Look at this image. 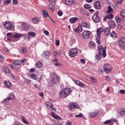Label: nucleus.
<instances>
[{"instance_id":"obj_18","label":"nucleus","mask_w":125,"mask_h":125,"mask_svg":"<svg viewBox=\"0 0 125 125\" xmlns=\"http://www.w3.org/2000/svg\"><path fill=\"white\" fill-rule=\"evenodd\" d=\"M114 17L113 16V15L112 14H110L108 15H107L104 18V21L105 22H107L109 21V20H110V19H113V18Z\"/></svg>"},{"instance_id":"obj_16","label":"nucleus","mask_w":125,"mask_h":125,"mask_svg":"<svg viewBox=\"0 0 125 125\" xmlns=\"http://www.w3.org/2000/svg\"><path fill=\"white\" fill-rule=\"evenodd\" d=\"M50 53L48 51H46L44 52V53H43L41 56L42 58H44V59H48V57H49Z\"/></svg>"},{"instance_id":"obj_24","label":"nucleus","mask_w":125,"mask_h":125,"mask_svg":"<svg viewBox=\"0 0 125 125\" xmlns=\"http://www.w3.org/2000/svg\"><path fill=\"white\" fill-rule=\"evenodd\" d=\"M78 20H79V19L77 17L71 18L69 19V22L70 23H71V24H74V23H76Z\"/></svg>"},{"instance_id":"obj_21","label":"nucleus","mask_w":125,"mask_h":125,"mask_svg":"<svg viewBox=\"0 0 125 125\" xmlns=\"http://www.w3.org/2000/svg\"><path fill=\"white\" fill-rule=\"evenodd\" d=\"M94 7L96 9L99 10L101 8V5H100V1H98L94 3Z\"/></svg>"},{"instance_id":"obj_45","label":"nucleus","mask_w":125,"mask_h":125,"mask_svg":"<svg viewBox=\"0 0 125 125\" xmlns=\"http://www.w3.org/2000/svg\"><path fill=\"white\" fill-rule=\"evenodd\" d=\"M24 40H25V41H27V42H29V41H30V36L28 35H25L24 37Z\"/></svg>"},{"instance_id":"obj_14","label":"nucleus","mask_w":125,"mask_h":125,"mask_svg":"<svg viewBox=\"0 0 125 125\" xmlns=\"http://www.w3.org/2000/svg\"><path fill=\"white\" fill-rule=\"evenodd\" d=\"M79 104H77L75 103H72L71 104H70L69 106H68V108L69 109V110H73V109H74V108H79Z\"/></svg>"},{"instance_id":"obj_56","label":"nucleus","mask_w":125,"mask_h":125,"mask_svg":"<svg viewBox=\"0 0 125 125\" xmlns=\"http://www.w3.org/2000/svg\"><path fill=\"white\" fill-rule=\"evenodd\" d=\"M58 15L59 16H62V15H63V12L59 11V12H58Z\"/></svg>"},{"instance_id":"obj_37","label":"nucleus","mask_w":125,"mask_h":125,"mask_svg":"<svg viewBox=\"0 0 125 125\" xmlns=\"http://www.w3.org/2000/svg\"><path fill=\"white\" fill-rule=\"evenodd\" d=\"M8 98L10 100H14V99H15V97L13 93H11Z\"/></svg>"},{"instance_id":"obj_46","label":"nucleus","mask_w":125,"mask_h":125,"mask_svg":"<svg viewBox=\"0 0 125 125\" xmlns=\"http://www.w3.org/2000/svg\"><path fill=\"white\" fill-rule=\"evenodd\" d=\"M42 64L41 63V62H38L37 63H36V67L38 68H41V67H42Z\"/></svg>"},{"instance_id":"obj_7","label":"nucleus","mask_w":125,"mask_h":125,"mask_svg":"<svg viewBox=\"0 0 125 125\" xmlns=\"http://www.w3.org/2000/svg\"><path fill=\"white\" fill-rule=\"evenodd\" d=\"M92 20L95 23L100 22V18L98 17V11H97L95 14L92 16Z\"/></svg>"},{"instance_id":"obj_22","label":"nucleus","mask_w":125,"mask_h":125,"mask_svg":"<svg viewBox=\"0 0 125 125\" xmlns=\"http://www.w3.org/2000/svg\"><path fill=\"white\" fill-rule=\"evenodd\" d=\"M74 31L75 33H82V32H83V27H82V25H79L78 28L74 29Z\"/></svg>"},{"instance_id":"obj_59","label":"nucleus","mask_w":125,"mask_h":125,"mask_svg":"<svg viewBox=\"0 0 125 125\" xmlns=\"http://www.w3.org/2000/svg\"><path fill=\"white\" fill-rule=\"evenodd\" d=\"M3 51H5L6 52H9V50L6 47L3 48Z\"/></svg>"},{"instance_id":"obj_48","label":"nucleus","mask_w":125,"mask_h":125,"mask_svg":"<svg viewBox=\"0 0 125 125\" xmlns=\"http://www.w3.org/2000/svg\"><path fill=\"white\" fill-rule=\"evenodd\" d=\"M11 3V0H4V4H9Z\"/></svg>"},{"instance_id":"obj_51","label":"nucleus","mask_w":125,"mask_h":125,"mask_svg":"<svg viewBox=\"0 0 125 125\" xmlns=\"http://www.w3.org/2000/svg\"><path fill=\"white\" fill-rule=\"evenodd\" d=\"M21 120L23 123H24V124H26V125H29V122L26 121V120H25V119H24V117H21Z\"/></svg>"},{"instance_id":"obj_36","label":"nucleus","mask_w":125,"mask_h":125,"mask_svg":"<svg viewBox=\"0 0 125 125\" xmlns=\"http://www.w3.org/2000/svg\"><path fill=\"white\" fill-rule=\"evenodd\" d=\"M120 14H121V17H122L123 18H125V9L121 10V11H120Z\"/></svg>"},{"instance_id":"obj_49","label":"nucleus","mask_w":125,"mask_h":125,"mask_svg":"<svg viewBox=\"0 0 125 125\" xmlns=\"http://www.w3.org/2000/svg\"><path fill=\"white\" fill-rule=\"evenodd\" d=\"M90 79L92 81V83H97V80L94 77H90Z\"/></svg>"},{"instance_id":"obj_47","label":"nucleus","mask_w":125,"mask_h":125,"mask_svg":"<svg viewBox=\"0 0 125 125\" xmlns=\"http://www.w3.org/2000/svg\"><path fill=\"white\" fill-rule=\"evenodd\" d=\"M21 53H26V52H27V49L26 48V47L21 48Z\"/></svg>"},{"instance_id":"obj_13","label":"nucleus","mask_w":125,"mask_h":125,"mask_svg":"<svg viewBox=\"0 0 125 125\" xmlns=\"http://www.w3.org/2000/svg\"><path fill=\"white\" fill-rule=\"evenodd\" d=\"M55 119V124H56V125H62L63 124L62 119H61V117H60L59 116H58Z\"/></svg>"},{"instance_id":"obj_1","label":"nucleus","mask_w":125,"mask_h":125,"mask_svg":"<svg viewBox=\"0 0 125 125\" xmlns=\"http://www.w3.org/2000/svg\"><path fill=\"white\" fill-rule=\"evenodd\" d=\"M7 38L9 42H15L18 41V39L20 38V35L18 33H15L14 35L11 34V33H8L6 34Z\"/></svg>"},{"instance_id":"obj_57","label":"nucleus","mask_w":125,"mask_h":125,"mask_svg":"<svg viewBox=\"0 0 125 125\" xmlns=\"http://www.w3.org/2000/svg\"><path fill=\"white\" fill-rule=\"evenodd\" d=\"M59 53L57 51H55L53 53V55L55 57H57V56L58 55Z\"/></svg>"},{"instance_id":"obj_38","label":"nucleus","mask_w":125,"mask_h":125,"mask_svg":"<svg viewBox=\"0 0 125 125\" xmlns=\"http://www.w3.org/2000/svg\"><path fill=\"white\" fill-rule=\"evenodd\" d=\"M107 13L109 14V13H111V12H113V8L111 6L109 5L108 6V10L106 11Z\"/></svg>"},{"instance_id":"obj_29","label":"nucleus","mask_w":125,"mask_h":125,"mask_svg":"<svg viewBox=\"0 0 125 125\" xmlns=\"http://www.w3.org/2000/svg\"><path fill=\"white\" fill-rule=\"evenodd\" d=\"M32 21L34 24H38L40 23V19L38 17L34 18L32 19Z\"/></svg>"},{"instance_id":"obj_6","label":"nucleus","mask_w":125,"mask_h":125,"mask_svg":"<svg viewBox=\"0 0 125 125\" xmlns=\"http://www.w3.org/2000/svg\"><path fill=\"white\" fill-rule=\"evenodd\" d=\"M98 50L101 55L103 56L104 58L106 57V47H98Z\"/></svg>"},{"instance_id":"obj_5","label":"nucleus","mask_w":125,"mask_h":125,"mask_svg":"<svg viewBox=\"0 0 125 125\" xmlns=\"http://www.w3.org/2000/svg\"><path fill=\"white\" fill-rule=\"evenodd\" d=\"M60 81V78H59V76L57 75L56 73H54L53 75V78L51 81V83H58Z\"/></svg>"},{"instance_id":"obj_41","label":"nucleus","mask_w":125,"mask_h":125,"mask_svg":"<svg viewBox=\"0 0 125 125\" xmlns=\"http://www.w3.org/2000/svg\"><path fill=\"white\" fill-rule=\"evenodd\" d=\"M28 35L30 36L31 37H32V38H34V37H36V33L34 32H28Z\"/></svg>"},{"instance_id":"obj_42","label":"nucleus","mask_w":125,"mask_h":125,"mask_svg":"<svg viewBox=\"0 0 125 125\" xmlns=\"http://www.w3.org/2000/svg\"><path fill=\"white\" fill-rule=\"evenodd\" d=\"M49 7L52 11H54V5H53L52 3H50L49 4Z\"/></svg>"},{"instance_id":"obj_25","label":"nucleus","mask_w":125,"mask_h":125,"mask_svg":"<svg viewBox=\"0 0 125 125\" xmlns=\"http://www.w3.org/2000/svg\"><path fill=\"white\" fill-rule=\"evenodd\" d=\"M111 29L110 28H106L105 30H104V35L105 36H109L111 34L110 32Z\"/></svg>"},{"instance_id":"obj_55","label":"nucleus","mask_w":125,"mask_h":125,"mask_svg":"<svg viewBox=\"0 0 125 125\" xmlns=\"http://www.w3.org/2000/svg\"><path fill=\"white\" fill-rule=\"evenodd\" d=\"M83 115L82 113H80L79 115H76L75 117H78V118H83Z\"/></svg>"},{"instance_id":"obj_10","label":"nucleus","mask_w":125,"mask_h":125,"mask_svg":"<svg viewBox=\"0 0 125 125\" xmlns=\"http://www.w3.org/2000/svg\"><path fill=\"white\" fill-rule=\"evenodd\" d=\"M91 32L89 31L85 30L83 32V39H89Z\"/></svg>"},{"instance_id":"obj_31","label":"nucleus","mask_w":125,"mask_h":125,"mask_svg":"<svg viewBox=\"0 0 125 125\" xmlns=\"http://www.w3.org/2000/svg\"><path fill=\"white\" fill-rule=\"evenodd\" d=\"M102 55H101L99 53H97L95 56V58L97 61H100V60H101V59L102 58V57L101 56Z\"/></svg>"},{"instance_id":"obj_19","label":"nucleus","mask_w":125,"mask_h":125,"mask_svg":"<svg viewBox=\"0 0 125 125\" xmlns=\"http://www.w3.org/2000/svg\"><path fill=\"white\" fill-rule=\"evenodd\" d=\"M108 25L111 29H115L116 28V22L113 21H111L108 23Z\"/></svg>"},{"instance_id":"obj_15","label":"nucleus","mask_w":125,"mask_h":125,"mask_svg":"<svg viewBox=\"0 0 125 125\" xmlns=\"http://www.w3.org/2000/svg\"><path fill=\"white\" fill-rule=\"evenodd\" d=\"M73 82L76 84L80 86V87H84V86H85V84L79 80H73Z\"/></svg>"},{"instance_id":"obj_9","label":"nucleus","mask_w":125,"mask_h":125,"mask_svg":"<svg viewBox=\"0 0 125 125\" xmlns=\"http://www.w3.org/2000/svg\"><path fill=\"white\" fill-rule=\"evenodd\" d=\"M118 44L120 47H125V38L121 37L118 41Z\"/></svg>"},{"instance_id":"obj_61","label":"nucleus","mask_w":125,"mask_h":125,"mask_svg":"<svg viewBox=\"0 0 125 125\" xmlns=\"http://www.w3.org/2000/svg\"><path fill=\"white\" fill-rule=\"evenodd\" d=\"M121 113L123 115H125V108L122 109L121 110Z\"/></svg>"},{"instance_id":"obj_64","label":"nucleus","mask_w":125,"mask_h":125,"mask_svg":"<svg viewBox=\"0 0 125 125\" xmlns=\"http://www.w3.org/2000/svg\"><path fill=\"white\" fill-rule=\"evenodd\" d=\"M55 44L56 45H59L60 44V42H59V40L56 41Z\"/></svg>"},{"instance_id":"obj_63","label":"nucleus","mask_w":125,"mask_h":125,"mask_svg":"<svg viewBox=\"0 0 125 125\" xmlns=\"http://www.w3.org/2000/svg\"><path fill=\"white\" fill-rule=\"evenodd\" d=\"M90 42V44H92V45L93 46H95V45H96V44H95V43H94V42H92V41H91V42Z\"/></svg>"},{"instance_id":"obj_30","label":"nucleus","mask_w":125,"mask_h":125,"mask_svg":"<svg viewBox=\"0 0 125 125\" xmlns=\"http://www.w3.org/2000/svg\"><path fill=\"white\" fill-rule=\"evenodd\" d=\"M42 15L45 18H47L48 17V12L45 10H43L42 11Z\"/></svg>"},{"instance_id":"obj_27","label":"nucleus","mask_w":125,"mask_h":125,"mask_svg":"<svg viewBox=\"0 0 125 125\" xmlns=\"http://www.w3.org/2000/svg\"><path fill=\"white\" fill-rule=\"evenodd\" d=\"M4 84L6 87H8V88H10V87H11V86L12 85L11 83L7 80L4 81Z\"/></svg>"},{"instance_id":"obj_8","label":"nucleus","mask_w":125,"mask_h":125,"mask_svg":"<svg viewBox=\"0 0 125 125\" xmlns=\"http://www.w3.org/2000/svg\"><path fill=\"white\" fill-rule=\"evenodd\" d=\"M99 115V111L98 110H95V111H93L88 113L89 118H95V117H98Z\"/></svg>"},{"instance_id":"obj_11","label":"nucleus","mask_w":125,"mask_h":125,"mask_svg":"<svg viewBox=\"0 0 125 125\" xmlns=\"http://www.w3.org/2000/svg\"><path fill=\"white\" fill-rule=\"evenodd\" d=\"M45 105L46 107H47V108H50V109H52V111H55V112H56V109L53 108V104H52L51 102L49 101L47 102L46 103H45Z\"/></svg>"},{"instance_id":"obj_4","label":"nucleus","mask_w":125,"mask_h":125,"mask_svg":"<svg viewBox=\"0 0 125 125\" xmlns=\"http://www.w3.org/2000/svg\"><path fill=\"white\" fill-rule=\"evenodd\" d=\"M3 25L4 26L5 28L9 31H12L13 30V25L12 23L9 21H6L3 23Z\"/></svg>"},{"instance_id":"obj_60","label":"nucleus","mask_w":125,"mask_h":125,"mask_svg":"<svg viewBox=\"0 0 125 125\" xmlns=\"http://www.w3.org/2000/svg\"><path fill=\"white\" fill-rule=\"evenodd\" d=\"M105 81L106 82H110L111 81V78L109 76H106V80Z\"/></svg>"},{"instance_id":"obj_39","label":"nucleus","mask_w":125,"mask_h":125,"mask_svg":"<svg viewBox=\"0 0 125 125\" xmlns=\"http://www.w3.org/2000/svg\"><path fill=\"white\" fill-rule=\"evenodd\" d=\"M115 20L117 23H121V22H122V18L120 17H116Z\"/></svg>"},{"instance_id":"obj_53","label":"nucleus","mask_w":125,"mask_h":125,"mask_svg":"<svg viewBox=\"0 0 125 125\" xmlns=\"http://www.w3.org/2000/svg\"><path fill=\"white\" fill-rule=\"evenodd\" d=\"M13 3L15 5H17L18 4V0H13Z\"/></svg>"},{"instance_id":"obj_52","label":"nucleus","mask_w":125,"mask_h":125,"mask_svg":"<svg viewBox=\"0 0 125 125\" xmlns=\"http://www.w3.org/2000/svg\"><path fill=\"white\" fill-rule=\"evenodd\" d=\"M0 62H3L4 61V57L1 55H0Z\"/></svg>"},{"instance_id":"obj_12","label":"nucleus","mask_w":125,"mask_h":125,"mask_svg":"<svg viewBox=\"0 0 125 125\" xmlns=\"http://www.w3.org/2000/svg\"><path fill=\"white\" fill-rule=\"evenodd\" d=\"M104 70L106 73L111 72V65H110L109 64H105L104 66Z\"/></svg>"},{"instance_id":"obj_2","label":"nucleus","mask_w":125,"mask_h":125,"mask_svg":"<svg viewBox=\"0 0 125 125\" xmlns=\"http://www.w3.org/2000/svg\"><path fill=\"white\" fill-rule=\"evenodd\" d=\"M72 93V89L70 88H64L63 90L59 92V96L61 98H66L68 95Z\"/></svg>"},{"instance_id":"obj_20","label":"nucleus","mask_w":125,"mask_h":125,"mask_svg":"<svg viewBox=\"0 0 125 125\" xmlns=\"http://www.w3.org/2000/svg\"><path fill=\"white\" fill-rule=\"evenodd\" d=\"M64 1V4L66 5H72V4H74V0H63Z\"/></svg>"},{"instance_id":"obj_34","label":"nucleus","mask_w":125,"mask_h":125,"mask_svg":"<svg viewBox=\"0 0 125 125\" xmlns=\"http://www.w3.org/2000/svg\"><path fill=\"white\" fill-rule=\"evenodd\" d=\"M12 64H13V65H21V62L19 60H15L13 62H12Z\"/></svg>"},{"instance_id":"obj_17","label":"nucleus","mask_w":125,"mask_h":125,"mask_svg":"<svg viewBox=\"0 0 125 125\" xmlns=\"http://www.w3.org/2000/svg\"><path fill=\"white\" fill-rule=\"evenodd\" d=\"M104 32V29L102 28H99L97 30V36L99 39L101 38V33Z\"/></svg>"},{"instance_id":"obj_58","label":"nucleus","mask_w":125,"mask_h":125,"mask_svg":"<svg viewBox=\"0 0 125 125\" xmlns=\"http://www.w3.org/2000/svg\"><path fill=\"white\" fill-rule=\"evenodd\" d=\"M44 34L45 35H46V36H49V32H48V31L47 30H45L44 32H43Z\"/></svg>"},{"instance_id":"obj_43","label":"nucleus","mask_w":125,"mask_h":125,"mask_svg":"<svg viewBox=\"0 0 125 125\" xmlns=\"http://www.w3.org/2000/svg\"><path fill=\"white\" fill-rule=\"evenodd\" d=\"M83 7L86 9H89V8H91V6L89 4H86L83 5Z\"/></svg>"},{"instance_id":"obj_32","label":"nucleus","mask_w":125,"mask_h":125,"mask_svg":"<svg viewBox=\"0 0 125 125\" xmlns=\"http://www.w3.org/2000/svg\"><path fill=\"white\" fill-rule=\"evenodd\" d=\"M110 37H111V38H114V39H116V38L118 37V34H117V33H116V32L113 31V32H111V33L110 34Z\"/></svg>"},{"instance_id":"obj_54","label":"nucleus","mask_w":125,"mask_h":125,"mask_svg":"<svg viewBox=\"0 0 125 125\" xmlns=\"http://www.w3.org/2000/svg\"><path fill=\"white\" fill-rule=\"evenodd\" d=\"M123 1H124L123 0H119L116 1V3L117 4H122L123 3Z\"/></svg>"},{"instance_id":"obj_44","label":"nucleus","mask_w":125,"mask_h":125,"mask_svg":"<svg viewBox=\"0 0 125 125\" xmlns=\"http://www.w3.org/2000/svg\"><path fill=\"white\" fill-rule=\"evenodd\" d=\"M50 115H51V117L54 118V119H56V117L58 116V115L55 114V113L54 112H51L50 113Z\"/></svg>"},{"instance_id":"obj_26","label":"nucleus","mask_w":125,"mask_h":125,"mask_svg":"<svg viewBox=\"0 0 125 125\" xmlns=\"http://www.w3.org/2000/svg\"><path fill=\"white\" fill-rule=\"evenodd\" d=\"M22 26H23V29L24 31H28L29 30V26L28 25V24L25 22H22L21 23Z\"/></svg>"},{"instance_id":"obj_40","label":"nucleus","mask_w":125,"mask_h":125,"mask_svg":"<svg viewBox=\"0 0 125 125\" xmlns=\"http://www.w3.org/2000/svg\"><path fill=\"white\" fill-rule=\"evenodd\" d=\"M30 77L32 79H33V80H35V81H38V76H37L36 75L33 74L30 75Z\"/></svg>"},{"instance_id":"obj_23","label":"nucleus","mask_w":125,"mask_h":125,"mask_svg":"<svg viewBox=\"0 0 125 125\" xmlns=\"http://www.w3.org/2000/svg\"><path fill=\"white\" fill-rule=\"evenodd\" d=\"M82 27H83V28H85L86 29H90V24H87V23L85 22H82Z\"/></svg>"},{"instance_id":"obj_62","label":"nucleus","mask_w":125,"mask_h":125,"mask_svg":"<svg viewBox=\"0 0 125 125\" xmlns=\"http://www.w3.org/2000/svg\"><path fill=\"white\" fill-rule=\"evenodd\" d=\"M120 93L122 94H125V90L124 89H122L120 90Z\"/></svg>"},{"instance_id":"obj_3","label":"nucleus","mask_w":125,"mask_h":125,"mask_svg":"<svg viewBox=\"0 0 125 125\" xmlns=\"http://www.w3.org/2000/svg\"><path fill=\"white\" fill-rule=\"evenodd\" d=\"M68 53L70 57H75L78 55V50L77 48H72L69 50Z\"/></svg>"},{"instance_id":"obj_50","label":"nucleus","mask_w":125,"mask_h":125,"mask_svg":"<svg viewBox=\"0 0 125 125\" xmlns=\"http://www.w3.org/2000/svg\"><path fill=\"white\" fill-rule=\"evenodd\" d=\"M9 98L8 97L3 101V103L4 104H6V103H8V101H9Z\"/></svg>"},{"instance_id":"obj_35","label":"nucleus","mask_w":125,"mask_h":125,"mask_svg":"<svg viewBox=\"0 0 125 125\" xmlns=\"http://www.w3.org/2000/svg\"><path fill=\"white\" fill-rule=\"evenodd\" d=\"M3 70L5 73L6 74H9L10 73V69L6 67H4Z\"/></svg>"},{"instance_id":"obj_28","label":"nucleus","mask_w":125,"mask_h":125,"mask_svg":"<svg viewBox=\"0 0 125 125\" xmlns=\"http://www.w3.org/2000/svg\"><path fill=\"white\" fill-rule=\"evenodd\" d=\"M113 123H114V120L113 119H111L110 120L105 121L104 124V125H109V124H110V125H113Z\"/></svg>"},{"instance_id":"obj_33","label":"nucleus","mask_w":125,"mask_h":125,"mask_svg":"<svg viewBox=\"0 0 125 125\" xmlns=\"http://www.w3.org/2000/svg\"><path fill=\"white\" fill-rule=\"evenodd\" d=\"M53 61L55 63V66H61V63L58 62V60H57V59H54Z\"/></svg>"}]
</instances>
